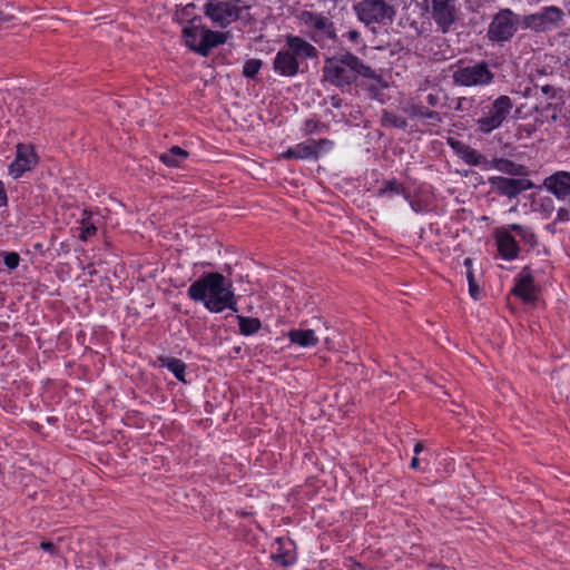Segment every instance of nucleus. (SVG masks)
Here are the masks:
<instances>
[{"label": "nucleus", "instance_id": "1", "mask_svg": "<svg viewBox=\"0 0 570 570\" xmlns=\"http://www.w3.org/2000/svg\"><path fill=\"white\" fill-rule=\"evenodd\" d=\"M187 294L191 301L202 302L210 313H222L225 309L237 312L232 283L220 273L203 274L189 285Z\"/></svg>", "mask_w": 570, "mask_h": 570}, {"label": "nucleus", "instance_id": "2", "mask_svg": "<svg viewBox=\"0 0 570 570\" xmlns=\"http://www.w3.org/2000/svg\"><path fill=\"white\" fill-rule=\"evenodd\" d=\"M360 76L370 79L377 78L375 70L352 53L327 58L324 62L323 78L336 87H350Z\"/></svg>", "mask_w": 570, "mask_h": 570}, {"label": "nucleus", "instance_id": "3", "mask_svg": "<svg viewBox=\"0 0 570 570\" xmlns=\"http://www.w3.org/2000/svg\"><path fill=\"white\" fill-rule=\"evenodd\" d=\"M514 107L512 99L507 95L497 98L479 97V108L473 111L476 131L489 135L500 128L508 120Z\"/></svg>", "mask_w": 570, "mask_h": 570}, {"label": "nucleus", "instance_id": "4", "mask_svg": "<svg viewBox=\"0 0 570 570\" xmlns=\"http://www.w3.org/2000/svg\"><path fill=\"white\" fill-rule=\"evenodd\" d=\"M515 236L525 245L534 247L537 245V236L528 226L520 224H510L494 230V240L499 255L505 261L515 259L519 256V244Z\"/></svg>", "mask_w": 570, "mask_h": 570}, {"label": "nucleus", "instance_id": "5", "mask_svg": "<svg viewBox=\"0 0 570 570\" xmlns=\"http://www.w3.org/2000/svg\"><path fill=\"white\" fill-rule=\"evenodd\" d=\"M250 4L244 0H209L204 4L203 12L214 27L227 28L240 19L244 10Z\"/></svg>", "mask_w": 570, "mask_h": 570}, {"label": "nucleus", "instance_id": "6", "mask_svg": "<svg viewBox=\"0 0 570 570\" xmlns=\"http://www.w3.org/2000/svg\"><path fill=\"white\" fill-rule=\"evenodd\" d=\"M452 79L460 87H488L494 82L495 75L490 65L481 60L469 65H459L452 72Z\"/></svg>", "mask_w": 570, "mask_h": 570}, {"label": "nucleus", "instance_id": "7", "mask_svg": "<svg viewBox=\"0 0 570 570\" xmlns=\"http://www.w3.org/2000/svg\"><path fill=\"white\" fill-rule=\"evenodd\" d=\"M357 19L365 26L391 23L396 14L394 6L385 0H360L353 6Z\"/></svg>", "mask_w": 570, "mask_h": 570}, {"label": "nucleus", "instance_id": "8", "mask_svg": "<svg viewBox=\"0 0 570 570\" xmlns=\"http://www.w3.org/2000/svg\"><path fill=\"white\" fill-rule=\"evenodd\" d=\"M299 23L308 30L309 37L316 43L324 45L335 37L333 22L323 13L302 10L296 14Z\"/></svg>", "mask_w": 570, "mask_h": 570}, {"label": "nucleus", "instance_id": "9", "mask_svg": "<svg viewBox=\"0 0 570 570\" xmlns=\"http://www.w3.org/2000/svg\"><path fill=\"white\" fill-rule=\"evenodd\" d=\"M517 31L514 13L510 9L500 10L488 27V38L498 43L509 41Z\"/></svg>", "mask_w": 570, "mask_h": 570}, {"label": "nucleus", "instance_id": "10", "mask_svg": "<svg viewBox=\"0 0 570 570\" xmlns=\"http://www.w3.org/2000/svg\"><path fill=\"white\" fill-rule=\"evenodd\" d=\"M563 11L556 6L543 7L540 11L524 17L523 23L537 32L557 28L563 19Z\"/></svg>", "mask_w": 570, "mask_h": 570}, {"label": "nucleus", "instance_id": "11", "mask_svg": "<svg viewBox=\"0 0 570 570\" xmlns=\"http://www.w3.org/2000/svg\"><path fill=\"white\" fill-rule=\"evenodd\" d=\"M456 0H431V18L442 33L450 31L458 20Z\"/></svg>", "mask_w": 570, "mask_h": 570}, {"label": "nucleus", "instance_id": "12", "mask_svg": "<svg viewBox=\"0 0 570 570\" xmlns=\"http://www.w3.org/2000/svg\"><path fill=\"white\" fill-rule=\"evenodd\" d=\"M488 183L493 193L508 198H515L522 191L533 187V183L527 178L492 176L488 178Z\"/></svg>", "mask_w": 570, "mask_h": 570}, {"label": "nucleus", "instance_id": "13", "mask_svg": "<svg viewBox=\"0 0 570 570\" xmlns=\"http://www.w3.org/2000/svg\"><path fill=\"white\" fill-rule=\"evenodd\" d=\"M38 164V157L30 145L18 144L17 154L8 167L9 175L14 179L20 178L24 173L33 169Z\"/></svg>", "mask_w": 570, "mask_h": 570}, {"label": "nucleus", "instance_id": "14", "mask_svg": "<svg viewBox=\"0 0 570 570\" xmlns=\"http://www.w3.org/2000/svg\"><path fill=\"white\" fill-rule=\"evenodd\" d=\"M450 146L456 153V155L470 166H479L484 170H489L490 159H488L484 155L479 153L476 149L470 147L469 145L450 139Z\"/></svg>", "mask_w": 570, "mask_h": 570}, {"label": "nucleus", "instance_id": "15", "mask_svg": "<svg viewBox=\"0 0 570 570\" xmlns=\"http://www.w3.org/2000/svg\"><path fill=\"white\" fill-rule=\"evenodd\" d=\"M272 558L283 567L294 564L297 559L294 541L289 538H277L273 547Z\"/></svg>", "mask_w": 570, "mask_h": 570}, {"label": "nucleus", "instance_id": "16", "mask_svg": "<svg viewBox=\"0 0 570 570\" xmlns=\"http://www.w3.org/2000/svg\"><path fill=\"white\" fill-rule=\"evenodd\" d=\"M273 68L282 77H294L298 73L299 62L284 48L276 53L273 60Z\"/></svg>", "mask_w": 570, "mask_h": 570}, {"label": "nucleus", "instance_id": "17", "mask_svg": "<svg viewBox=\"0 0 570 570\" xmlns=\"http://www.w3.org/2000/svg\"><path fill=\"white\" fill-rule=\"evenodd\" d=\"M285 42L286 49L298 61L317 57L316 48L298 36L287 35Z\"/></svg>", "mask_w": 570, "mask_h": 570}, {"label": "nucleus", "instance_id": "18", "mask_svg": "<svg viewBox=\"0 0 570 570\" xmlns=\"http://www.w3.org/2000/svg\"><path fill=\"white\" fill-rule=\"evenodd\" d=\"M546 188L558 199L566 200L570 197V173L558 171L544 179Z\"/></svg>", "mask_w": 570, "mask_h": 570}, {"label": "nucleus", "instance_id": "19", "mask_svg": "<svg viewBox=\"0 0 570 570\" xmlns=\"http://www.w3.org/2000/svg\"><path fill=\"white\" fill-rule=\"evenodd\" d=\"M512 293L525 303L537 299L534 279L530 273H522L515 281Z\"/></svg>", "mask_w": 570, "mask_h": 570}, {"label": "nucleus", "instance_id": "20", "mask_svg": "<svg viewBox=\"0 0 570 570\" xmlns=\"http://www.w3.org/2000/svg\"><path fill=\"white\" fill-rule=\"evenodd\" d=\"M286 336L291 344L303 348L314 347L320 342L315 331L311 328H293L287 332Z\"/></svg>", "mask_w": 570, "mask_h": 570}, {"label": "nucleus", "instance_id": "21", "mask_svg": "<svg viewBox=\"0 0 570 570\" xmlns=\"http://www.w3.org/2000/svg\"><path fill=\"white\" fill-rule=\"evenodd\" d=\"M488 166L489 169L493 168L510 176H523L527 174V167L524 165L517 164L505 158H493Z\"/></svg>", "mask_w": 570, "mask_h": 570}, {"label": "nucleus", "instance_id": "22", "mask_svg": "<svg viewBox=\"0 0 570 570\" xmlns=\"http://www.w3.org/2000/svg\"><path fill=\"white\" fill-rule=\"evenodd\" d=\"M281 157L284 159H314L311 139L288 147L282 153Z\"/></svg>", "mask_w": 570, "mask_h": 570}, {"label": "nucleus", "instance_id": "23", "mask_svg": "<svg viewBox=\"0 0 570 570\" xmlns=\"http://www.w3.org/2000/svg\"><path fill=\"white\" fill-rule=\"evenodd\" d=\"M183 35L185 45L193 51L204 56L203 28H185Z\"/></svg>", "mask_w": 570, "mask_h": 570}, {"label": "nucleus", "instance_id": "24", "mask_svg": "<svg viewBox=\"0 0 570 570\" xmlns=\"http://www.w3.org/2000/svg\"><path fill=\"white\" fill-rule=\"evenodd\" d=\"M187 158L188 153L179 146H173L159 156V159L168 167H179Z\"/></svg>", "mask_w": 570, "mask_h": 570}, {"label": "nucleus", "instance_id": "25", "mask_svg": "<svg viewBox=\"0 0 570 570\" xmlns=\"http://www.w3.org/2000/svg\"><path fill=\"white\" fill-rule=\"evenodd\" d=\"M158 362L160 366L171 372L178 381L186 383V364L181 360L176 357L161 356L158 358Z\"/></svg>", "mask_w": 570, "mask_h": 570}, {"label": "nucleus", "instance_id": "26", "mask_svg": "<svg viewBox=\"0 0 570 570\" xmlns=\"http://www.w3.org/2000/svg\"><path fill=\"white\" fill-rule=\"evenodd\" d=\"M227 38L228 33L226 32L203 28V42L205 46L204 56H207L213 48L224 45L227 41Z\"/></svg>", "mask_w": 570, "mask_h": 570}, {"label": "nucleus", "instance_id": "27", "mask_svg": "<svg viewBox=\"0 0 570 570\" xmlns=\"http://www.w3.org/2000/svg\"><path fill=\"white\" fill-rule=\"evenodd\" d=\"M237 323L239 334L244 336H250L256 334L261 327L262 322L257 317H247L243 315H237Z\"/></svg>", "mask_w": 570, "mask_h": 570}, {"label": "nucleus", "instance_id": "28", "mask_svg": "<svg viewBox=\"0 0 570 570\" xmlns=\"http://www.w3.org/2000/svg\"><path fill=\"white\" fill-rule=\"evenodd\" d=\"M405 190L402 184L397 183L395 179H386L383 180L380 188L377 189L379 197H392L394 195H403L405 196Z\"/></svg>", "mask_w": 570, "mask_h": 570}, {"label": "nucleus", "instance_id": "29", "mask_svg": "<svg viewBox=\"0 0 570 570\" xmlns=\"http://www.w3.org/2000/svg\"><path fill=\"white\" fill-rule=\"evenodd\" d=\"M80 235L79 238L82 242L88 240L90 237L95 236L97 233V226L91 220V213L88 210H83L80 218Z\"/></svg>", "mask_w": 570, "mask_h": 570}, {"label": "nucleus", "instance_id": "30", "mask_svg": "<svg viewBox=\"0 0 570 570\" xmlns=\"http://www.w3.org/2000/svg\"><path fill=\"white\" fill-rule=\"evenodd\" d=\"M311 145L314 151V159H317L321 156L330 153L334 147V142L327 138H322L318 140L311 139Z\"/></svg>", "mask_w": 570, "mask_h": 570}, {"label": "nucleus", "instance_id": "31", "mask_svg": "<svg viewBox=\"0 0 570 570\" xmlns=\"http://www.w3.org/2000/svg\"><path fill=\"white\" fill-rule=\"evenodd\" d=\"M382 121L385 125H390L400 129H405L407 126V121L405 118L386 110H384L382 114Z\"/></svg>", "mask_w": 570, "mask_h": 570}, {"label": "nucleus", "instance_id": "32", "mask_svg": "<svg viewBox=\"0 0 570 570\" xmlns=\"http://www.w3.org/2000/svg\"><path fill=\"white\" fill-rule=\"evenodd\" d=\"M473 107H475V109L479 108L478 97H460L456 99L454 109L459 112H469Z\"/></svg>", "mask_w": 570, "mask_h": 570}, {"label": "nucleus", "instance_id": "33", "mask_svg": "<svg viewBox=\"0 0 570 570\" xmlns=\"http://www.w3.org/2000/svg\"><path fill=\"white\" fill-rule=\"evenodd\" d=\"M263 66L259 59H248L243 66V75L246 78H254Z\"/></svg>", "mask_w": 570, "mask_h": 570}, {"label": "nucleus", "instance_id": "34", "mask_svg": "<svg viewBox=\"0 0 570 570\" xmlns=\"http://www.w3.org/2000/svg\"><path fill=\"white\" fill-rule=\"evenodd\" d=\"M404 198L416 214L425 213L429 209V202L420 197H411L405 194Z\"/></svg>", "mask_w": 570, "mask_h": 570}, {"label": "nucleus", "instance_id": "35", "mask_svg": "<svg viewBox=\"0 0 570 570\" xmlns=\"http://www.w3.org/2000/svg\"><path fill=\"white\" fill-rule=\"evenodd\" d=\"M3 263L9 269H16L19 266L20 256L14 252L6 253Z\"/></svg>", "mask_w": 570, "mask_h": 570}, {"label": "nucleus", "instance_id": "36", "mask_svg": "<svg viewBox=\"0 0 570 570\" xmlns=\"http://www.w3.org/2000/svg\"><path fill=\"white\" fill-rule=\"evenodd\" d=\"M429 109H426L425 107L419 105V104H412L410 107H409V114L412 118H420L422 119L423 117H425V114L428 112Z\"/></svg>", "mask_w": 570, "mask_h": 570}, {"label": "nucleus", "instance_id": "37", "mask_svg": "<svg viewBox=\"0 0 570 570\" xmlns=\"http://www.w3.org/2000/svg\"><path fill=\"white\" fill-rule=\"evenodd\" d=\"M422 119L428 120L426 124L432 125V126H439L442 122L441 115L439 112L432 111V110H428V112L425 114V117H423Z\"/></svg>", "mask_w": 570, "mask_h": 570}, {"label": "nucleus", "instance_id": "38", "mask_svg": "<svg viewBox=\"0 0 570 570\" xmlns=\"http://www.w3.org/2000/svg\"><path fill=\"white\" fill-rule=\"evenodd\" d=\"M471 265H472V259L471 258H465L464 259V266L468 268V271H466V278H468V282H469V291L473 292L474 275H473V272L471 271Z\"/></svg>", "mask_w": 570, "mask_h": 570}, {"label": "nucleus", "instance_id": "39", "mask_svg": "<svg viewBox=\"0 0 570 570\" xmlns=\"http://www.w3.org/2000/svg\"><path fill=\"white\" fill-rule=\"evenodd\" d=\"M343 37L354 43H360L361 40V33L355 29L347 30Z\"/></svg>", "mask_w": 570, "mask_h": 570}, {"label": "nucleus", "instance_id": "40", "mask_svg": "<svg viewBox=\"0 0 570 570\" xmlns=\"http://www.w3.org/2000/svg\"><path fill=\"white\" fill-rule=\"evenodd\" d=\"M425 101L429 106L435 107L440 102V95L436 91L430 92L425 97Z\"/></svg>", "mask_w": 570, "mask_h": 570}, {"label": "nucleus", "instance_id": "41", "mask_svg": "<svg viewBox=\"0 0 570 570\" xmlns=\"http://www.w3.org/2000/svg\"><path fill=\"white\" fill-rule=\"evenodd\" d=\"M318 126H320L318 121L308 119L305 121V131L308 134L316 132L318 130Z\"/></svg>", "mask_w": 570, "mask_h": 570}, {"label": "nucleus", "instance_id": "42", "mask_svg": "<svg viewBox=\"0 0 570 570\" xmlns=\"http://www.w3.org/2000/svg\"><path fill=\"white\" fill-rule=\"evenodd\" d=\"M557 220L569 222L570 220V212L567 208H559L557 212Z\"/></svg>", "mask_w": 570, "mask_h": 570}, {"label": "nucleus", "instance_id": "43", "mask_svg": "<svg viewBox=\"0 0 570 570\" xmlns=\"http://www.w3.org/2000/svg\"><path fill=\"white\" fill-rule=\"evenodd\" d=\"M8 205V196L3 183L0 180V207Z\"/></svg>", "mask_w": 570, "mask_h": 570}, {"label": "nucleus", "instance_id": "44", "mask_svg": "<svg viewBox=\"0 0 570 570\" xmlns=\"http://www.w3.org/2000/svg\"><path fill=\"white\" fill-rule=\"evenodd\" d=\"M40 547H41V549H42L43 551L49 552V553H55V551H56V547H55V544H53V543H51V542H48V541L42 542V543L40 544Z\"/></svg>", "mask_w": 570, "mask_h": 570}, {"label": "nucleus", "instance_id": "45", "mask_svg": "<svg viewBox=\"0 0 570 570\" xmlns=\"http://www.w3.org/2000/svg\"><path fill=\"white\" fill-rule=\"evenodd\" d=\"M331 105L334 108H340L342 106V99L338 96L331 97Z\"/></svg>", "mask_w": 570, "mask_h": 570}, {"label": "nucleus", "instance_id": "46", "mask_svg": "<svg viewBox=\"0 0 570 570\" xmlns=\"http://www.w3.org/2000/svg\"><path fill=\"white\" fill-rule=\"evenodd\" d=\"M410 466L411 469L413 470H420V460L417 458V455H414L410 462Z\"/></svg>", "mask_w": 570, "mask_h": 570}, {"label": "nucleus", "instance_id": "47", "mask_svg": "<svg viewBox=\"0 0 570 570\" xmlns=\"http://www.w3.org/2000/svg\"><path fill=\"white\" fill-rule=\"evenodd\" d=\"M423 444L421 442H417L415 445H414V455H419L422 451H423Z\"/></svg>", "mask_w": 570, "mask_h": 570}, {"label": "nucleus", "instance_id": "48", "mask_svg": "<svg viewBox=\"0 0 570 570\" xmlns=\"http://www.w3.org/2000/svg\"><path fill=\"white\" fill-rule=\"evenodd\" d=\"M10 21V17L0 12V27H2V24L7 23Z\"/></svg>", "mask_w": 570, "mask_h": 570}, {"label": "nucleus", "instance_id": "49", "mask_svg": "<svg viewBox=\"0 0 570 570\" xmlns=\"http://www.w3.org/2000/svg\"><path fill=\"white\" fill-rule=\"evenodd\" d=\"M550 108H552V110H553V112H552V115H551V120H552V121H556V120H557V118H558V110H557V107H552L551 105H548V106H547V109H550Z\"/></svg>", "mask_w": 570, "mask_h": 570}, {"label": "nucleus", "instance_id": "50", "mask_svg": "<svg viewBox=\"0 0 570 570\" xmlns=\"http://www.w3.org/2000/svg\"><path fill=\"white\" fill-rule=\"evenodd\" d=\"M470 294L474 299L479 298V287L476 286L475 282L473 283V292H470Z\"/></svg>", "mask_w": 570, "mask_h": 570}, {"label": "nucleus", "instance_id": "51", "mask_svg": "<svg viewBox=\"0 0 570 570\" xmlns=\"http://www.w3.org/2000/svg\"><path fill=\"white\" fill-rule=\"evenodd\" d=\"M350 570H372V569L365 568V567H363V566H362V564H360V563H355V564H353V566L351 567V569H350Z\"/></svg>", "mask_w": 570, "mask_h": 570}, {"label": "nucleus", "instance_id": "52", "mask_svg": "<svg viewBox=\"0 0 570 570\" xmlns=\"http://www.w3.org/2000/svg\"><path fill=\"white\" fill-rule=\"evenodd\" d=\"M542 91L548 95L552 91V88L550 86H544L542 87Z\"/></svg>", "mask_w": 570, "mask_h": 570}]
</instances>
